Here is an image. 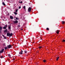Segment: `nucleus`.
<instances>
[{
    "mask_svg": "<svg viewBox=\"0 0 65 65\" xmlns=\"http://www.w3.org/2000/svg\"><path fill=\"white\" fill-rule=\"evenodd\" d=\"M13 35V34L12 33H11L10 34L9 32L7 33V35L8 36H10V37H11L12 36V35Z\"/></svg>",
    "mask_w": 65,
    "mask_h": 65,
    "instance_id": "1",
    "label": "nucleus"
},
{
    "mask_svg": "<svg viewBox=\"0 0 65 65\" xmlns=\"http://www.w3.org/2000/svg\"><path fill=\"white\" fill-rule=\"evenodd\" d=\"M32 8L31 7H29L28 9V12H30L31 11V9Z\"/></svg>",
    "mask_w": 65,
    "mask_h": 65,
    "instance_id": "2",
    "label": "nucleus"
},
{
    "mask_svg": "<svg viewBox=\"0 0 65 65\" xmlns=\"http://www.w3.org/2000/svg\"><path fill=\"white\" fill-rule=\"evenodd\" d=\"M7 48H11L12 47V45H9L7 46Z\"/></svg>",
    "mask_w": 65,
    "mask_h": 65,
    "instance_id": "3",
    "label": "nucleus"
},
{
    "mask_svg": "<svg viewBox=\"0 0 65 65\" xmlns=\"http://www.w3.org/2000/svg\"><path fill=\"white\" fill-rule=\"evenodd\" d=\"M13 23H14V24H17V23H18V20H16L15 21H14Z\"/></svg>",
    "mask_w": 65,
    "mask_h": 65,
    "instance_id": "4",
    "label": "nucleus"
},
{
    "mask_svg": "<svg viewBox=\"0 0 65 65\" xmlns=\"http://www.w3.org/2000/svg\"><path fill=\"white\" fill-rule=\"evenodd\" d=\"M7 27V25H6L5 26H4L3 27V29H6V27Z\"/></svg>",
    "mask_w": 65,
    "mask_h": 65,
    "instance_id": "5",
    "label": "nucleus"
},
{
    "mask_svg": "<svg viewBox=\"0 0 65 65\" xmlns=\"http://www.w3.org/2000/svg\"><path fill=\"white\" fill-rule=\"evenodd\" d=\"M21 52H19V54H20V55H22L23 54V51L21 50Z\"/></svg>",
    "mask_w": 65,
    "mask_h": 65,
    "instance_id": "6",
    "label": "nucleus"
},
{
    "mask_svg": "<svg viewBox=\"0 0 65 65\" xmlns=\"http://www.w3.org/2000/svg\"><path fill=\"white\" fill-rule=\"evenodd\" d=\"M4 51V49H3L1 51V53H2Z\"/></svg>",
    "mask_w": 65,
    "mask_h": 65,
    "instance_id": "7",
    "label": "nucleus"
},
{
    "mask_svg": "<svg viewBox=\"0 0 65 65\" xmlns=\"http://www.w3.org/2000/svg\"><path fill=\"white\" fill-rule=\"evenodd\" d=\"M56 32L58 34L59 33V30H57L56 31Z\"/></svg>",
    "mask_w": 65,
    "mask_h": 65,
    "instance_id": "8",
    "label": "nucleus"
},
{
    "mask_svg": "<svg viewBox=\"0 0 65 65\" xmlns=\"http://www.w3.org/2000/svg\"><path fill=\"white\" fill-rule=\"evenodd\" d=\"M7 31H8V30L7 29H6V30H4V33H5V32H7Z\"/></svg>",
    "mask_w": 65,
    "mask_h": 65,
    "instance_id": "9",
    "label": "nucleus"
},
{
    "mask_svg": "<svg viewBox=\"0 0 65 65\" xmlns=\"http://www.w3.org/2000/svg\"><path fill=\"white\" fill-rule=\"evenodd\" d=\"M10 18L12 20L13 19V17L12 16H10Z\"/></svg>",
    "mask_w": 65,
    "mask_h": 65,
    "instance_id": "10",
    "label": "nucleus"
},
{
    "mask_svg": "<svg viewBox=\"0 0 65 65\" xmlns=\"http://www.w3.org/2000/svg\"><path fill=\"white\" fill-rule=\"evenodd\" d=\"M2 4L4 6H5V5H5V3H4V2H3Z\"/></svg>",
    "mask_w": 65,
    "mask_h": 65,
    "instance_id": "11",
    "label": "nucleus"
},
{
    "mask_svg": "<svg viewBox=\"0 0 65 65\" xmlns=\"http://www.w3.org/2000/svg\"><path fill=\"white\" fill-rule=\"evenodd\" d=\"M59 59V57H57L56 58V61H58V59Z\"/></svg>",
    "mask_w": 65,
    "mask_h": 65,
    "instance_id": "12",
    "label": "nucleus"
},
{
    "mask_svg": "<svg viewBox=\"0 0 65 65\" xmlns=\"http://www.w3.org/2000/svg\"><path fill=\"white\" fill-rule=\"evenodd\" d=\"M15 20H19V18H18L17 17H16Z\"/></svg>",
    "mask_w": 65,
    "mask_h": 65,
    "instance_id": "13",
    "label": "nucleus"
},
{
    "mask_svg": "<svg viewBox=\"0 0 65 65\" xmlns=\"http://www.w3.org/2000/svg\"><path fill=\"white\" fill-rule=\"evenodd\" d=\"M7 48H7V47H5L4 48L5 50H7Z\"/></svg>",
    "mask_w": 65,
    "mask_h": 65,
    "instance_id": "14",
    "label": "nucleus"
},
{
    "mask_svg": "<svg viewBox=\"0 0 65 65\" xmlns=\"http://www.w3.org/2000/svg\"><path fill=\"white\" fill-rule=\"evenodd\" d=\"M10 27H11V26H10L8 27V28L9 30H11V28H10Z\"/></svg>",
    "mask_w": 65,
    "mask_h": 65,
    "instance_id": "15",
    "label": "nucleus"
},
{
    "mask_svg": "<svg viewBox=\"0 0 65 65\" xmlns=\"http://www.w3.org/2000/svg\"><path fill=\"white\" fill-rule=\"evenodd\" d=\"M42 48V47L41 46H39V48H40H40Z\"/></svg>",
    "mask_w": 65,
    "mask_h": 65,
    "instance_id": "16",
    "label": "nucleus"
},
{
    "mask_svg": "<svg viewBox=\"0 0 65 65\" xmlns=\"http://www.w3.org/2000/svg\"><path fill=\"white\" fill-rule=\"evenodd\" d=\"M62 24H64V23H65V22H64V21H63L62 22Z\"/></svg>",
    "mask_w": 65,
    "mask_h": 65,
    "instance_id": "17",
    "label": "nucleus"
},
{
    "mask_svg": "<svg viewBox=\"0 0 65 65\" xmlns=\"http://www.w3.org/2000/svg\"><path fill=\"white\" fill-rule=\"evenodd\" d=\"M24 53H27V51L26 50H24Z\"/></svg>",
    "mask_w": 65,
    "mask_h": 65,
    "instance_id": "18",
    "label": "nucleus"
},
{
    "mask_svg": "<svg viewBox=\"0 0 65 65\" xmlns=\"http://www.w3.org/2000/svg\"><path fill=\"white\" fill-rule=\"evenodd\" d=\"M43 62H46V60L44 59L43 60Z\"/></svg>",
    "mask_w": 65,
    "mask_h": 65,
    "instance_id": "19",
    "label": "nucleus"
},
{
    "mask_svg": "<svg viewBox=\"0 0 65 65\" xmlns=\"http://www.w3.org/2000/svg\"><path fill=\"white\" fill-rule=\"evenodd\" d=\"M23 8L25 10L26 9V6H24Z\"/></svg>",
    "mask_w": 65,
    "mask_h": 65,
    "instance_id": "20",
    "label": "nucleus"
},
{
    "mask_svg": "<svg viewBox=\"0 0 65 65\" xmlns=\"http://www.w3.org/2000/svg\"><path fill=\"white\" fill-rule=\"evenodd\" d=\"M2 27H0V30H2Z\"/></svg>",
    "mask_w": 65,
    "mask_h": 65,
    "instance_id": "21",
    "label": "nucleus"
},
{
    "mask_svg": "<svg viewBox=\"0 0 65 65\" xmlns=\"http://www.w3.org/2000/svg\"><path fill=\"white\" fill-rule=\"evenodd\" d=\"M14 13L15 14V15H17V13H16V12H14Z\"/></svg>",
    "mask_w": 65,
    "mask_h": 65,
    "instance_id": "22",
    "label": "nucleus"
},
{
    "mask_svg": "<svg viewBox=\"0 0 65 65\" xmlns=\"http://www.w3.org/2000/svg\"><path fill=\"white\" fill-rule=\"evenodd\" d=\"M46 30H49V28H46Z\"/></svg>",
    "mask_w": 65,
    "mask_h": 65,
    "instance_id": "23",
    "label": "nucleus"
},
{
    "mask_svg": "<svg viewBox=\"0 0 65 65\" xmlns=\"http://www.w3.org/2000/svg\"><path fill=\"white\" fill-rule=\"evenodd\" d=\"M62 42H65V40H63L62 41Z\"/></svg>",
    "mask_w": 65,
    "mask_h": 65,
    "instance_id": "24",
    "label": "nucleus"
},
{
    "mask_svg": "<svg viewBox=\"0 0 65 65\" xmlns=\"http://www.w3.org/2000/svg\"><path fill=\"white\" fill-rule=\"evenodd\" d=\"M4 39H6V37H5V36H4Z\"/></svg>",
    "mask_w": 65,
    "mask_h": 65,
    "instance_id": "25",
    "label": "nucleus"
},
{
    "mask_svg": "<svg viewBox=\"0 0 65 65\" xmlns=\"http://www.w3.org/2000/svg\"><path fill=\"white\" fill-rule=\"evenodd\" d=\"M21 8V6H19V9H20V8Z\"/></svg>",
    "mask_w": 65,
    "mask_h": 65,
    "instance_id": "26",
    "label": "nucleus"
},
{
    "mask_svg": "<svg viewBox=\"0 0 65 65\" xmlns=\"http://www.w3.org/2000/svg\"><path fill=\"white\" fill-rule=\"evenodd\" d=\"M15 12H18V9H17L15 11Z\"/></svg>",
    "mask_w": 65,
    "mask_h": 65,
    "instance_id": "27",
    "label": "nucleus"
},
{
    "mask_svg": "<svg viewBox=\"0 0 65 65\" xmlns=\"http://www.w3.org/2000/svg\"><path fill=\"white\" fill-rule=\"evenodd\" d=\"M1 58L2 59V58H3V56H2L1 57Z\"/></svg>",
    "mask_w": 65,
    "mask_h": 65,
    "instance_id": "28",
    "label": "nucleus"
},
{
    "mask_svg": "<svg viewBox=\"0 0 65 65\" xmlns=\"http://www.w3.org/2000/svg\"><path fill=\"white\" fill-rule=\"evenodd\" d=\"M40 38L41 40H42V38L41 37H40Z\"/></svg>",
    "mask_w": 65,
    "mask_h": 65,
    "instance_id": "29",
    "label": "nucleus"
},
{
    "mask_svg": "<svg viewBox=\"0 0 65 65\" xmlns=\"http://www.w3.org/2000/svg\"><path fill=\"white\" fill-rule=\"evenodd\" d=\"M20 3L21 4H22V3H23V2H22V1H21V2H20Z\"/></svg>",
    "mask_w": 65,
    "mask_h": 65,
    "instance_id": "30",
    "label": "nucleus"
},
{
    "mask_svg": "<svg viewBox=\"0 0 65 65\" xmlns=\"http://www.w3.org/2000/svg\"><path fill=\"white\" fill-rule=\"evenodd\" d=\"M18 27H20V25H19L18 26Z\"/></svg>",
    "mask_w": 65,
    "mask_h": 65,
    "instance_id": "31",
    "label": "nucleus"
},
{
    "mask_svg": "<svg viewBox=\"0 0 65 65\" xmlns=\"http://www.w3.org/2000/svg\"><path fill=\"white\" fill-rule=\"evenodd\" d=\"M2 35L3 37H4V36H4V35Z\"/></svg>",
    "mask_w": 65,
    "mask_h": 65,
    "instance_id": "32",
    "label": "nucleus"
},
{
    "mask_svg": "<svg viewBox=\"0 0 65 65\" xmlns=\"http://www.w3.org/2000/svg\"><path fill=\"white\" fill-rule=\"evenodd\" d=\"M14 60H15V58H13V61H14Z\"/></svg>",
    "mask_w": 65,
    "mask_h": 65,
    "instance_id": "33",
    "label": "nucleus"
},
{
    "mask_svg": "<svg viewBox=\"0 0 65 65\" xmlns=\"http://www.w3.org/2000/svg\"><path fill=\"white\" fill-rule=\"evenodd\" d=\"M8 56H10V54H9L8 55Z\"/></svg>",
    "mask_w": 65,
    "mask_h": 65,
    "instance_id": "34",
    "label": "nucleus"
},
{
    "mask_svg": "<svg viewBox=\"0 0 65 65\" xmlns=\"http://www.w3.org/2000/svg\"><path fill=\"white\" fill-rule=\"evenodd\" d=\"M21 30H23V29H21Z\"/></svg>",
    "mask_w": 65,
    "mask_h": 65,
    "instance_id": "35",
    "label": "nucleus"
},
{
    "mask_svg": "<svg viewBox=\"0 0 65 65\" xmlns=\"http://www.w3.org/2000/svg\"><path fill=\"white\" fill-rule=\"evenodd\" d=\"M9 57H11V55H10L9 56Z\"/></svg>",
    "mask_w": 65,
    "mask_h": 65,
    "instance_id": "36",
    "label": "nucleus"
},
{
    "mask_svg": "<svg viewBox=\"0 0 65 65\" xmlns=\"http://www.w3.org/2000/svg\"><path fill=\"white\" fill-rule=\"evenodd\" d=\"M1 51H0V54H1Z\"/></svg>",
    "mask_w": 65,
    "mask_h": 65,
    "instance_id": "37",
    "label": "nucleus"
},
{
    "mask_svg": "<svg viewBox=\"0 0 65 65\" xmlns=\"http://www.w3.org/2000/svg\"><path fill=\"white\" fill-rule=\"evenodd\" d=\"M29 4H30V3H29Z\"/></svg>",
    "mask_w": 65,
    "mask_h": 65,
    "instance_id": "38",
    "label": "nucleus"
}]
</instances>
